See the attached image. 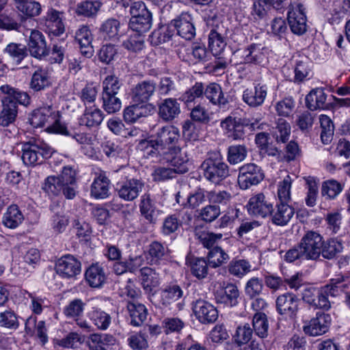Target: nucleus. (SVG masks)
I'll list each match as a JSON object with an SVG mask.
<instances>
[{"label":"nucleus","instance_id":"obj_8","mask_svg":"<svg viewBox=\"0 0 350 350\" xmlns=\"http://www.w3.org/2000/svg\"><path fill=\"white\" fill-rule=\"evenodd\" d=\"M55 271L61 278L72 279L81 273V264L75 256L67 254L56 261Z\"/></svg>","mask_w":350,"mask_h":350},{"label":"nucleus","instance_id":"obj_58","mask_svg":"<svg viewBox=\"0 0 350 350\" xmlns=\"http://www.w3.org/2000/svg\"><path fill=\"white\" fill-rule=\"evenodd\" d=\"M122 85V83L116 75H107L102 83V94L119 95Z\"/></svg>","mask_w":350,"mask_h":350},{"label":"nucleus","instance_id":"obj_26","mask_svg":"<svg viewBox=\"0 0 350 350\" xmlns=\"http://www.w3.org/2000/svg\"><path fill=\"white\" fill-rule=\"evenodd\" d=\"M236 54L240 56L241 64H260L263 62L265 55L262 52L259 46L252 44L243 49L236 51Z\"/></svg>","mask_w":350,"mask_h":350},{"label":"nucleus","instance_id":"obj_32","mask_svg":"<svg viewBox=\"0 0 350 350\" xmlns=\"http://www.w3.org/2000/svg\"><path fill=\"white\" fill-rule=\"evenodd\" d=\"M0 91L5 95L3 100H9L17 107L18 104L27 106L30 103V97L27 93L21 92L9 85H1Z\"/></svg>","mask_w":350,"mask_h":350},{"label":"nucleus","instance_id":"obj_40","mask_svg":"<svg viewBox=\"0 0 350 350\" xmlns=\"http://www.w3.org/2000/svg\"><path fill=\"white\" fill-rule=\"evenodd\" d=\"M109 178L104 174H100L93 181L91 186V196L96 199H105L109 193Z\"/></svg>","mask_w":350,"mask_h":350},{"label":"nucleus","instance_id":"obj_15","mask_svg":"<svg viewBox=\"0 0 350 350\" xmlns=\"http://www.w3.org/2000/svg\"><path fill=\"white\" fill-rule=\"evenodd\" d=\"M299 299L293 293H284L276 299V310L279 314L291 318L296 316L298 310Z\"/></svg>","mask_w":350,"mask_h":350},{"label":"nucleus","instance_id":"obj_50","mask_svg":"<svg viewBox=\"0 0 350 350\" xmlns=\"http://www.w3.org/2000/svg\"><path fill=\"white\" fill-rule=\"evenodd\" d=\"M23 220V215L16 205H11L8 207L3 215V223L10 228H16Z\"/></svg>","mask_w":350,"mask_h":350},{"label":"nucleus","instance_id":"obj_7","mask_svg":"<svg viewBox=\"0 0 350 350\" xmlns=\"http://www.w3.org/2000/svg\"><path fill=\"white\" fill-rule=\"evenodd\" d=\"M260 167L254 163H247L239 168L238 183L241 189H247L258 184L263 179Z\"/></svg>","mask_w":350,"mask_h":350},{"label":"nucleus","instance_id":"obj_1","mask_svg":"<svg viewBox=\"0 0 350 350\" xmlns=\"http://www.w3.org/2000/svg\"><path fill=\"white\" fill-rule=\"evenodd\" d=\"M76 187V171L70 165L64 167L59 175L48 176L42 185V189L49 196L63 193L68 199L75 196Z\"/></svg>","mask_w":350,"mask_h":350},{"label":"nucleus","instance_id":"obj_57","mask_svg":"<svg viewBox=\"0 0 350 350\" xmlns=\"http://www.w3.org/2000/svg\"><path fill=\"white\" fill-rule=\"evenodd\" d=\"M183 294L179 286H169L161 292V301L163 306H168L182 297Z\"/></svg>","mask_w":350,"mask_h":350},{"label":"nucleus","instance_id":"obj_17","mask_svg":"<svg viewBox=\"0 0 350 350\" xmlns=\"http://www.w3.org/2000/svg\"><path fill=\"white\" fill-rule=\"evenodd\" d=\"M157 85L153 81H143L138 83L131 90V98L133 103L147 102L156 91Z\"/></svg>","mask_w":350,"mask_h":350},{"label":"nucleus","instance_id":"obj_47","mask_svg":"<svg viewBox=\"0 0 350 350\" xmlns=\"http://www.w3.org/2000/svg\"><path fill=\"white\" fill-rule=\"evenodd\" d=\"M115 338L109 334H93L89 341L90 350H107L114 344Z\"/></svg>","mask_w":350,"mask_h":350},{"label":"nucleus","instance_id":"obj_51","mask_svg":"<svg viewBox=\"0 0 350 350\" xmlns=\"http://www.w3.org/2000/svg\"><path fill=\"white\" fill-rule=\"evenodd\" d=\"M116 3L124 8H129L132 17H136L141 14L150 12L145 4L138 0H114Z\"/></svg>","mask_w":350,"mask_h":350},{"label":"nucleus","instance_id":"obj_27","mask_svg":"<svg viewBox=\"0 0 350 350\" xmlns=\"http://www.w3.org/2000/svg\"><path fill=\"white\" fill-rule=\"evenodd\" d=\"M180 113V103L175 98H166L159 105V116L165 122H170Z\"/></svg>","mask_w":350,"mask_h":350},{"label":"nucleus","instance_id":"obj_13","mask_svg":"<svg viewBox=\"0 0 350 350\" xmlns=\"http://www.w3.org/2000/svg\"><path fill=\"white\" fill-rule=\"evenodd\" d=\"M164 160L170 163L178 174H184L189 170L187 163L189 157L187 152L178 146L165 153Z\"/></svg>","mask_w":350,"mask_h":350},{"label":"nucleus","instance_id":"obj_63","mask_svg":"<svg viewBox=\"0 0 350 350\" xmlns=\"http://www.w3.org/2000/svg\"><path fill=\"white\" fill-rule=\"evenodd\" d=\"M89 317L94 324L100 329H106L111 323L110 315L98 309H93L90 312Z\"/></svg>","mask_w":350,"mask_h":350},{"label":"nucleus","instance_id":"obj_48","mask_svg":"<svg viewBox=\"0 0 350 350\" xmlns=\"http://www.w3.org/2000/svg\"><path fill=\"white\" fill-rule=\"evenodd\" d=\"M208 265L213 268H217L226 264L230 259L229 255L219 246L209 250L207 254Z\"/></svg>","mask_w":350,"mask_h":350},{"label":"nucleus","instance_id":"obj_28","mask_svg":"<svg viewBox=\"0 0 350 350\" xmlns=\"http://www.w3.org/2000/svg\"><path fill=\"white\" fill-rule=\"evenodd\" d=\"M226 38L218 27L213 28L208 34V47L215 57L219 56L226 46Z\"/></svg>","mask_w":350,"mask_h":350},{"label":"nucleus","instance_id":"obj_54","mask_svg":"<svg viewBox=\"0 0 350 350\" xmlns=\"http://www.w3.org/2000/svg\"><path fill=\"white\" fill-rule=\"evenodd\" d=\"M321 248V256L324 258L332 259L342 251L343 247L340 241L330 239L326 241H323V246Z\"/></svg>","mask_w":350,"mask_h":350},{"label":"nucleus","instance_id":"obj_64","mask_svg":"<svg viewBox=\"0 0 350 350\" xmlns=\"http://www.w3.org/2000/svg\"><path fill=\"white\" fill-rule=\"evenodd\" d=\"M16 8L23 14L33 17L41 13L42 8L39 2L34 0H25L16 5Z\"/></svg>","mask_w":350,"mask_h":350},{"label":"nucleus","instance_id":"obj_19","mask_svg":"<svg viewBox=\"0 0 350 350\" xmlns=\"http://www.w3.org/2000/svg\"><path fill=\"white\" fill-rule=\"evenodd\" d=\"M245 124L241 118L227 117L221 122V127L228 137L234 140L241 139L245 136Z\"/></svg>","mask_w":350,"mask_h":350},{"label":"nucleus","instance_id":"obj_10","mask_svg":"<svg viewBox=\"0 0 350 350\" xmlns=\"http://www.w3.org/2000/svg\"><path fill=\"white\" fill-rule=\"evenodd\" d=\"M144 183L137 178L126 179L117 184L118 196L127 202L133 201L142 193Z\"/></svg>","mask_w":350,"mask_h":350},{"label":"nucleus","instance_id":"obj_39","mask_svg":"<svg viewBox=\"0 0 350 350\" xmlns=\"http://www.w3.org/2000/svg\"><path fill=\"white\" fill-rule=\"evenodd\" d=\"M253 333V329L249 323L239 325L232 336L233 343L230 349H234L237 346L241 348L246 345L252 340Z\"/></svg>","mask_w":350,"mask_h":350},{"label":"nucleus","instance_id":"obj_31","mask_svg":"<svg viewBox=\"0 0 350 350\" xmlns=\"http://www.w3.org/2000/svg\"><path fill=\"white\" fill-rule=\"evenodd\" d=\"M186 264L194 277L199 280L206 278L208 273V262H207L204 258L187 256Z\"/></svg>","mask_w":350,"mask_h":350},{"label":"nucleus","instance_id":"obj_11","mask_svg":"<svg viewBox=\"0 0 350 350\" xmlns=\"http://www.w3.org/2000/svg\"><path fill=\"white\" fill-rule=\"evenodd\" d=\"M192 310L196 319L203 324L213 323L217 319L218 312L215 307L204 299L193 301Z\"/></svg>","mask_w":350,"mask_h":350},{"label":"nucleus","instance_id":"obj_12","mask_svg":"<svg viewBox=\"0 0 350 350\" xmlns=\"http://www.w3.org/2000/svg\"><path fill=\"white\" fill-rule=\"evenodd\" d=\"M27 51L38 59H42L49 55L44 36L38 30H32L27 42Z\"/></svg>","mask_w":350,"mask_h":350},{"label":"nucleus","instance_id":"obj_45","mask_svg":"<svg viewBox=\"0 0 350 350\" xmlns=\"http://www.w3.org/2000/svg\"><path fill=\"white\" fill-rule=\"evenodd\" d=\"M139 211L149 223H155L156 206L149 194L145 193L141 197Z\"/></svg>","mask_w":350,"mask_h":350},{"label":"nucleus","instance_id":"obj_38","mask_svg":"<svg viewBox=\"0 0 350 350\" xmlns=\"http://www.w3.org/2000/svg\"><path fill=\"white\" fill-rule=\"evenodd\" d=\"M239 291L237 285L228 283L224 287L223 293L216 296V299L218 303L233 307L239 304Z\"/></svg>","mask_w":350,"mask_h":350},{"label":"nucleus","instance_id":"obj_61","mask_svg":"<svg viewBox=\"0 0 350 350\" xmlns=\"http://www.w3.org/2000/svg\"><path fill=\"white\" fill-rule=\"evenodd\" d=\"M247 150L245 145H232L228 149V161L231 164H237L247 157Z\"/></svg>","mask_w":350,"mask_h":350},{"label":"nucleus","instance_id":"obj_42","mask_svg":"<svg viewBox=\"0 0 350 350\" xmlns=\"http://www.w3.org/2000/svg\"><path fill=\"white\" fill-rule=\"evenodd\" d=\"M140 274L142 287L147 293L159 286V276L153 269L144 267L140 269Z\"/></svg>","mask_w":350,"mask_h":350},{"label":"nucleus","instance_id":"obj_60","mask_svg":"<svg viewBox=\"0 0 350 350\" xmlns=\"http://www.w3.org/2000/svg\"><path fill=\"white\" fill-rule=\"evenodd\" d=\"M204 95V86L202 83H196L194 85L187 90L181 96V99L189 107L191 103L202 98Z\"/></svg>","mask_w":350,"mask_h":350},{"label":"nucleus","instance_id":"obj_4","mask_svg":"<svg viewBox=\"0 0 350 350\" xmlns=\"http://www.w3.org/2000/svg\"><path fill=\"white\" fill-rule=\"evenodd\" d=\"M305 254L306 260H317L321 256L322 247L323 246V238L318 232L308 231L301 238L300 242Z\"/></svg>","mask_w":350,"mask_h":350},{"label":"nucleus","instance_id":"obj_9","mask_svg":"<svg viewBox=\"0 0 350 350\" xmlns=\"http://www.w3.org/2000/svg\"><path fill=\"white\" fill-rule=\"evenodd\" d=\"M288 21L291 31L297 35L304 34L307 29L306 16L301 3H291L288 11Z\"/></svg>","mask_w":350,"mask_h":350},{"label":"nucleus","instance_id":"obj_34","mask_svg":"<svg viewBox=\"0 0 350 350\" xmlns=\"http://www.w3.org/2000/svg\"><path fill=\"white\" fill-rule=\"evenodd\" d=\"M102 5L98 0L82 1L77 4L75 12L79 16L94 18L97 15Z\"/></svg>","mask_w":350,"mask_h":350},{"label":"nucleus","instance_id":"obj_41","mask_svg":"<svg viewBox=\"0 0 350 350\" xmlns=\"http://www.w3.org/2000/svg\"><path fill=\"white\" fill-rule=\"evenodd\" d=\"M152 25V14L147 12L130 20L129 27L133 31L142 35L148 31Z\"/></svg>","mask_w":350,"mask_h":350},{"label":"nucleus","instance_id":"obj_36","mask_svg":"<svg viewBox=\"0 0 350 350\" xmlns=\"http://www.w3.org/2000/svg\"><path fill=\"white\" fill-rule=\"evenodd\" d=\"M104 115L102 111L95 107H86L80 118V124L87 127H97L103 122Z\"/></svg>","mask_w":350,"mask_h":350},{"label":"nucleus","instance_id":"obj_55","mask_svg":"<svg viewBox=\"0 0 350 350\" xmlns=\"http://www.w3.org/2000/svg\"><path fill=\"white\" fill-rule=\"evenodd\" d=\"M173 36V31L168 27L162 26L155 29L150 36L151 44L159 46L170 41Z\"/></svg>","mask_w":350,"mask_h":350},{"label":"nucleus","instance_id":"obj_3","mask_svg":"<svg viewBox=\"0 0 350 350\" xmlns=\"http://www.w3.org/2000/svg\"><path fill=\"white\" fill-rule=\"evenodd\" d=\"M204 176L214 184H219L229 175V167L220 156L210 157L201 165Z\"/></svg>","mask_w":350,"mask_h":350},{"label":"nucleus","instance_id":"obj_22","mask_svg":"<svg viewBox=\"0 0 350 350\" xmlns=\"http://www.w3.org/2000/svg\"><path fill=\"white\" fill-rule=\"evenodd\" d=\"M153 106L151 104L135 103L124 110V119L126 122L133 123L143 117L150 115Z\"/></svg>","mask_w":350,"mask_h":350},{"label":"nucleus","instance_id":"obj_16","mask_svg":"<svg viewBox=\"0 0 350 350\" xmlns=\"http://www.w3.org/2000/svg\"><path fill=\"white\" fill-rule=\"evenodd\" d=\"M267 94V87L258 83L254 87L248 88L243 93V100L251 107L262 105Z\"/></svg>","mask_w":350,"mask_h":350},{"label":"nucleus","instance_id":"obj_52","mask_svg":"<svg viewBox=\"0 0 350 350\" xmlns=\"http://www.w3.org/2000/svg\"><path fill=\"white\" fill-rule=\"evenodd\" d=\"M148 254L153 263H158L168 256V249L159 241H153L148 248Z\"/></svg>","mask_w":350,"mask_h":350},{"label":"nucleus","instance_id":"obj_23","mask_svg":"<svg viewBox=\"0 0 350 350\" xmlns=\"http://www.w3.org/2000/svg\"><path fill=\"white\" fill-rule=\"evenodd\" d=\"M75 40L80 45L82 55L90 58L93 55L94 49L92 45L93 36L88 26H81L75 33Z\"/></svg>","mask_w":350,"mask_h":350},{"label":"nucleus","instance_id":"obj_33","mask_svg":"<svg viewBox=\"0 0 350 350\" xmlns=\"http://www.w3.org/2000/svg\"><path fill=\"white\" fill-rule=\"evenodd\" d=\"M127 309L131 317V324L136 327L141 326L148 314L145 306L133 300L128 302Z\"/></svg>","mask_w":350,"mask_h":350},{"label":"nucleus","instance_id":"obj_2","mask_svg":"<svg viewBox=\"0 0 350 350\" xmlns=\"http://www.w3.org/2000/svg\"><path fill=\"white\" fill-rule=\"evenodd\" d=\"M22 160L27 165L40 164L49 158L54 150L46 143L37 139H31L22 146Z\"/></svg>","mask_w":350,"mask_h":350},{"label":"nucleus","instance_id":"obj_62","mask_svg":"<svg viewBox=\"0 0 350 350\" xmlns=\"http://www.w3.org/2000/svg\"><path fill=\"white\" fill-rule=\"evenodd\" d=\"M103 108L108 113L118 111L122 107L119 95L102 94Z\"/></svg>","mask_w":350,"mask_h":350},{"label":"nucleus","instance_id":"obj_20","mask_svg":"<svg viewBox=\"0 0 350 350\" xmlns=\"http://www.w3.org/2000/svg\"><path fill=\"white\" fill-rule=\"evenodd\" d=\"M322 288L307 287L302 293V299L316 308L327 310L331 308V302L322 295Z\"/></svg>","mask_w":350,"mask_h":350},{"label":"nucleus","instance_id":"obj_49","mask_svg":"<svg viewBox=\"0 0 350 350\" xmlns=\"http://www.w3.org/2000/svg\"><path fill=\"white\" fill-rule=\"evenodd\" d=\"M250 262L244 259H233L228 265L229 273L237 278H242L251 271Z\"/></svg>","mask_w":350,"mask_h":350},{"label":"nucleus","instance_id":"obj_59","mask_svg":"<svg viewBox=\"0 0 350 350\" xmlns=\"http://www.w3.org/2000/svg\"><path fill=\"white\" fill-rule=\"evenodd\" d=\"M206 198L213 205H227L232 200L230 193L224 190H212L206 191Z\"/></svg>","mask_w":350,"mask_h":350},{"label":"nucleus","instance_id":"obj_44","mask_svg":"<svg viewBox=\"0 0 350 350\" xmlns=\"http://www.w3.org/2000/svg\"><path fill=\"white\" fill-rule=\"evenodd\" d=\"M120 21L116 18H110L102 23L99 31L105 40H117L120 36Z\"/></svg>","mask_w":350,"mask_h":350},{"label":"nucleus","instance_id":"obj_43","mask_svg":"<svg viewBox=\"0 0 350 350\" xmlns=\"http://www.w3.org/2000/svg\"><path fill=\"white\" fill-rule=\"evenodd\" d=\"M51 85L50 77L46 70L38 68L33 73L29 83L31 90L39 92L49 88Z\"/></svg>","mask_w":350,"mask_h":350},{"label":"nucleus","instance_id":"obj_35","mask_svg":"<svg viewBox=\"0 0 350 350\" xmlns=\"http://www.w3.org/2000/svg\"><path fill=\"white\" fill-rule=\"evenodd\" d=\"M85 280L92 288L101 287L106 281L104 270L98 264L91 265L85 271Z\"/></svg>","mask_w":350,"mask_h":350},{"label":"nucleus","instance_id":"obj_6","mask_svg":"<svg viewBox=\"0 0 350 350\" xmlns=\"http://www.w3.org/2000/svg\"><path fill=\"white\" fill-rule=\"evenodd\" d=\"M331 322L332 317L329 314L317 312L315 317L303 321V331L310 336H321L329 330Z\"/></svg>","mask_w":350,"mask_h":350},{"label":"nucleus","instance_id":"obj_21","mask_svg":"<svg viewBox=\"0 0 350 350\" xmlns=\"http://www.w3.org/2000/svg\"><path fill=\"white\" fill-rule=\"evenodd\" d=\"M295 214V209L288 203L279 202L275 205V208L269 215L271 217V221L277 226H286L292 219Z\"/></svg>","mask_w":350,"mask_h":350},{"label":"nucleus","instance_id":"obj_37","mask_svg":"<svg viewBox=\"0 0 350 350\" xmlns=\"http://www.w3.org/2000/svg\"><path fill=\"white\" fill-rule=\"evenodd\" d=\"M327 95L324 90L321 88H316L310 91L306 96V104L307 107L312 110L318 109H327L328 105L325 103Z\"/></svg>","mask_w":350,"mask_h":350},{"label":"nucleus","instance_id":"obj_5","mask_svg":"<svg viewBox=\"0 0 350 350\" xmlns=\"http://www.w3.org/2000/svg\"><path fill=\"white\" fill-rule=\"evenodd\" d=\"M154 144L159 150H164L166 153L175 148L180 138L178 128L167 125L159 128L154 136Z\"/></svg>","mask_w":350,"mask_h":350},{"label":"nucleus","instance_id":"obj_25","mask_svg":"<svg viewBox=\"0 0 350 350\" xmlns=\"http://www.w3.org/2000/svg\"><path fill=\"white\" fill-rule=\"evenodd\" d=\"M57 115V111L51 106L40 107L34 110L29 119L31 124L36 128L47 126Z\"/></svg>","mask_w":350,"mask_h":350},{"label":"nucleus","instance_id":"obj_29","mask_svg":"<svg viewBox=\"0 0 350 350\" xmlns=\"http://www.w3.org/2000/svg\"><path fill=\"white\" fill-rule=\"evenodd\" d=\"M3 54L15 65H19L28 55L26 46L15 42L7 44L3 50Z\"/></svg>","mask_w":350,"mask_h":350},{"label":"nucleus","instance_id":"obj_14","mask_svg":"<svg viewBox=\"0 0 350 350\" xmlns=\"http://www.w3.org/2000/svg\"><path fill=\"white\" fill-rule=\"evenodd\" d=\"M247 207L250 214L262 218L269 215L271 211H273L272 204L267 200L262 193L252 196L250 199Z\"/></svg>","mask_w":350,"mask_h":350},{"label":"nucleus","instance_id":"obj_53","mask_svg":"<svg viewBox=\"0 0 350 350\" xmlns=\"http://www.w3.org/2000/svg\"><path fill=\"white\" fill-rule=\"evenodd\" d=\"M253 331L256 335L264 338L268 335L269 323L267 315L262 312H256L252 319Z\"/></svg>","mask_w":350,"mask_h":350},{"label":"nucleus","instance_id":"obj_24","mask_svg":"<svg viewBox=\"0 0 350 350\" xmlns=\"http://www.w3.org/2000/svg\"><path fill=\"white\" fill-rule=\"evenodd\" d=\"M204 95L213 105L219 108H226L230 102L229 96H225L221 86L216 83H210L204 88Z\"/></svg>","mask_w":350,"mask_h":350},{"label":"nucleus","instance_id":"obj_56","mask_svg":"<svg viewBox=\"0 0 350 350\" xmlns=\"http://www.w3.org/2000/svg\"><path fill=\"white\" fill-rule=\"evenodd\" d=\"M319 121L321 128V141L323 144H328L331 142L333 138L334 130V124L330 118L326 115H321L319 117Z\"/></svg>","mask_w":350,"mask_h":350},{"label":"nucleus","instance_id":"obj_18","mask_svg":"<svg viewBox=\"0 0 350 350\" xmlns=\"http://www.w3.org/2000/svg\"><path fill=\"white\" fill-rule=\"evenodd\" d=\"M191 21L192 18L190 14L183 13L178 18L171 22V25L177 30L180 36L190 40L196 35V29Z\"/></svg>","mask_w":350,"mask_h":350},{"label":"nucleus","instance_id":"obj_46","mask_svg":"<svg viewBox=\"0 0 350 350\" xmlns=\"http://www.w3.org/2000/svg\"><path fill=\"white\" fill-rule=\"evenodd\" d=\"M2 103L3 109L0 113V125L8 126L14 122L18 109L17 106L9 100H2Z\"/></svg>","mask_w":350,"mask_h":350},{"label":"nucleus","instance_id":"obj_30","mask_svg":"<svg viewBox=\"0 0 350 350\" xmlns=\"http://www.w3.org/2000/svg\"><path fill=\"white\" fill-rule=\"evenodd\" d=\"M63 13L53 8L49 10L46 16V25L49 33L60 36L64 32V25L62 22Z\"/></svg>","mask_w":350,"mask_h":350}]
</instances>
